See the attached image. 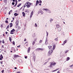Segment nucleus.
Segmentation results:
<instances>
[{
    "label": "nucleus",
    "instance_id": "nucleus-34",
    "mask_svg": "<svg viewBox=\"0 0 73 73\" xmlns=\"http://www.w3.org/2000/svg\"><path fill=\"white\" fill-rule=\"evenodd\" d=\"M40 13H41V15H43V13H44V12H43V11H41Z\"/></svg>",
    "mask_w": 73,
    "mask_h": 73
},
{
    "label": "nucleus",
    "instance_id": "nucleus-39",
    "mask_svg": "<svg viewBox=\"0 0 73 73\" xmlns=\"http://www.w3.org/2000/svg\"><path fill=\"white\" fill-rule=\"evenodd\" d=\"M13 45H15V41H13Z\"/></svg>",
    "mask_w": 73,
    "mask_h": 73
},
{
    "label": "nucleus",
    "instance_id": "nucleus-4",
    "mask_svg": "<svg viewBox=\"0 0 73 73\" xmlns=\"http://www.w3.org/2000/svg\"><path fill=\"white\" fill-rule=\"evenodd\" d=\"M15 29H13V30H11V31L10 34H14V33H13V32H15Z\"/></svg>",
    "mask_w": 73,
    "mask_h": 73
},
{
    "label": "nucleus",
    "instance_id": "nucleus-11",
    "mask_svg": "<svg viewBox=\"0 0 73 73\" xmlns=\"http://www.w3.org/2000/svg\"><path fill=\"white\" fill-rule=\"evenodd\" d=\"M22 14L23 17H25V13L24 12H22Z\"/></svg>",
    "mask_w": 73,
    "mask_h": 73
},
{
    "label": "nucleus",
    "instance_id": "nucleus-13",
    "mask_svg": "<svg viewBox=\"0 0 73 73\" xmlns=\"http://www.w3.org/2000/svg\"><path fill=\"white\" fill-rule=\"evenodd\" d=\"M37 50H43V49L41 48H37Z\"/></svg>",
    "mask_w": 73,
    "mask_h": 73
},
{
    "label": "nucleus",
    "instance_id": "nucleus-64",
    "mask_svg": "<svg viewBox=\"0 0 73 73\" xmlns=\"http://www.w3.org/2000/svg\"><path fill=\"white\" fill-rule=\"evenodd\" d=\"M14 69H17V67H15Z\"/></svg>",
    "mask_w": 73,
    "mask_h": 73
},
{
    "label": "nucleus",
    "instance_id": "nucleus-42",
    "mask_svg": "<svg viewBox=\"0 0 73 73\" xmlns=\"http://www.w3.org/2000/svg\"><path fill=\"white\" fill-rule=\"evenodd\" d=\"M26 4H29V2H27L26 3Z\"/></svg>",
    "mask_w": 73,
    "mask_h": 73
},
{
    "label": "nucleus",
    "instance_id": "nucleus-56",
    "mask_svg": "<svg viewBox=\"0 0 73 73\" xmlns=\"http://www.w3.org/2000/svg\"><path fill=\"white\" fill-rule=\"evenodd\" d=\"M72 66H73V64L70 66V67H72Z\"/></svg>",
    "mask_w": 73,
    "mask_h": 73
},
{
    "label": "nucleus",
    "instance_id": "nucleus-60",
    "mask_svg": "<svg viewBox=\"0 0 73 73\" xmlns=\"http://www.w3.org/2000/svg\"><path fill=\"white\" fill-rule=\"evenodd\" d=\"M50 59H51V58H48V60H50Z\"/></svg>",
    "mask_w": 73,
    "mask_h": 73
},
{
    "label": "nucleus",
    "instance_id": "nucleus-33",
    "mask_svg": "<svg viewBox=\"0 0 73 73\" xmlns=\"http://www.w3.org/2000/svg\"><path fill=\"white\" fill-rule=\"evenodd\" d=\"M12 10H11L9 13V15H10V14H11V13L12 12Z\"/></svg>",
    "mask_w": 73,
    "mask_h": 73
},
{
    "label": "nucleus",
    "instance_id": "nucleus-9",
    "mask_svg": "<svg viewBox=\"0 0 73 73\" xmlns=\"http://www.w3.org/2000/svg\"><path fill=\"white\" fill-rule=\"evenodd\" d=\"M3 55H2V54H1L0 56V60H2V59H3Z\"/></svg>",
    "mask_w": 73,
    "mask_h": 73
},
{
    "label": "nucleus",
    "instance_id": "nucleus-57",
    "mask_svg": "<svg viewBox=\"0 0 73 73\" xmlns=\"http://www.w3.org/2000/svg\"><path fill=\"white\" fill-rule=\"evenodd\" d=\"M24 41H27V39L26 38L25 39Z\"/></svg>",
    "mask_w": 73,
    "mask_h": 73
},
{
    "label": "nucleus",
    "instance_id": "nucleus-1",
    "mask_svg": "<svg viewBox=\"0 0 73 73\" xmlns=\"http://www.w3.org/2000/svg\"><path fill=\"white\" fill-rule=\"evenodd\" d=\"M53 50H50L49 52H48V56H49L51 55V54H52V53H53Z\"/></svg>",
    "mask_w": 73,
    "mask_h": 73
},
{
    "label": "nucleus",
    "instance_id": "nucleus-48",
    "mask_svg": "<svg viewBox=\"0 0 73 73\" xmlns=\"http://www.w3.org/2000/svg\"><path fill=\"white\" fill-rule=\"evenodd\" d=\"M5 22L6 23H8V22L7 21H5Z\"/></svg>",
    "mask_w": 73,
    "mask_h": 73
},
{
    "label": "nucleus",
    "instance_id": "nucleus-10",
    "mask_svg": "<svg viewBox=\"0 0 73 73\" xmlns=\"http://www.w3.org/2000/svg\"><path fill=\"white\" fill-rule=\"evenodd\" d=\"M17 57H19V56L17 55H14V58H17Z\"/></svg>",
    "mask_w": 73,
    "mask_h": 73
},
{
    "label": "nucleus",
    "instance_id": "nucleus-26",
    "mask_svg": "<svg viewBox=\"0 0 73 73\" xmlns=\"http://www.w3.org/2000/svg\"><path fill=\"white\" fill-rule=\"evenodd\" d=\"M50 23H52V21H53V19H52V18H50Z\"/></svg>",
    "mask_w": 73,
    "mask_h": 73
},
{
    "label": "nucleus",
    "instance_id": "nucleus-25",
    "mask_svg": "<svg viewBox=\"0 0 73 73\" xmlns=\"http://www.w3.org/2000/svg\"><path fill=\"white\" fill-rule=\"evenodd\" d=\"M9 40L10 42L12 41V39H11V37H9Z\"/></svg>",
    "mask_w": 73,
    "mask_h": 73
},
{
    "label": "nucleus",
    "instance_id": "nucleus-7",
    "mask_svg": "<svg viewBox=\"0 0 73 73\" xmlns=\"http://www.w3.org/2000/svg\"><path fill=\"white\" fill-rule=\"evenodd\" d=\"M33 11H32V12L31 13V14L30 15V17L31 18L32 17V16H33Z\"/></svg>",
    "mask_w": 73,
    "mask_h": 73
},
{
    "label": "nucleus",
    "instance_id": "nucleus-59",
    "mask_svg": "<svg viewBox=\"0 0 73 73\" xmlns=\"http://www.w3.org/2000/svg\"><path fill=\"white\" fill-rule=\"evenodd\" d=\"M2 43H3V44H4V43H5V42H4V41H3V42H2Z\"/></svg>",
    "mask_w": 73,
    "mask_h": 73
},
{
    "label": "nucleus",
    "instance_id": "nucleus-14",
    "mask_svg": "<svg viewBox=\"0 0 73 73\" xmlns=\"http://www.w3.org/2000/svg\"><path fill=\"white\" fill-rule=\"evenodd\" d=\"M39 3V1H38L37 0L36 1V6H37V5Z\"/></svg>",
    "mask_w": 73,
    "mask_h": 73
},
{
    "label": "nucleus",
    "instance_id": "nucleus-61",
    "mask_svg": "<svg viewBox=\"0 0 73 73\" xmlns=\"http://www.w3.org/2000/svg\"><path fill=\"white\" fill-rule=\"evenodd\" d=\"M1 62V64H3V62Z\"/></svg>",
    "mask_w": 73,
    "mask_h": 73
},
{
    "label": "nucleus",
    "instance_id": "nucleus-29",
    "mask_svg": "<svg viewBox=\"0 0 73 73\" xmlns=\"http://www.w3.org/2000/svg\"><path fill=\"white\" fill-rule=\"evenodd\" d=\"M35 41H33V43H32V44L33 45H35Z\"/></svg>",
    "mask_w": 73,
    "mask_h": 73
},
{
    "label": "nucleus",
    "instance_id": "nucleus-44",
    "mask_svg": "<svg viewBox=\"0 0 73 73\" xmlns=\"http://www.w3.org/2000/svg\"><path fill=\"white\" fill-rule=\"evenodd\" d=\"M12 4L13 5L15 4V2L12 3Z\"/></svg>",
    "mask_w": 73,
    "mask_h": 73
},
{
    "label": "nucleus",
    "instance_id": "nucleus-50",
    "mask_svg": "<svg viewBox=\"0 0 73 73\" xmlns=\"http://www.w3.org/2000/svg\"><path fill=\"white\" fill-rule=\"evenodd\" d=\"M47 41H48V40H47V39H46L45 44H46V42H47Z\"/></svg>",
    "mask_w": 73,
    "mask_h": 73
},
{
    "label": "nucleus",
    "instance_id": "nucleus-55",
    "mask_svg": "<svg viewBox=\"0 0 73 73\" xmlns=\"http://www.w3.org/2000/svg\"><path fill=\"white\" fill-rule=\"evenodd\" d=\"M1 42H2V41L0 40V44H1Z\"/></svg>",
    "mask_w": 73,
    "mask_h": 73
},
{
    "label": "nucleus",
    "instance_id": "nucleus-12",
    "mask_svg": "<svg viewBox=\"0 0 73 73\" xmlns=\"http://www.w3.org/2000/svg\"><path fill=\"white\" fill-rule=\"evenodd\" d=\"M55 48H56V44H54L53 45V49L54 50Z\"/></svg>",
    "mask_w": 73,
    "mask_h": 73
},
{
    "label": "nucleus",
    "instance_id": "nucleus-58",
    "mask_svg": "<svg viewBox=\"0 0 73 73\" xmlns=\"http://www.w3.org/2000/svg\"><path fill=\"white\" fill-rule=\"evenodd\" d=\"M29 4L30 5H32V3H30Z\"/></svg>",
    "mask_w": 73,
    "mask_h": 73
},
{
    "label": "nucleus",
    "instance_id": "nucleus-54",
    "mask_svg": "<svg viewBox=\"0 0 73 73\" xmlns=\"http://www.w3.org/2000/svg\"><path fill=\"white\" fill-rule=\"evenodd\" d=\"M4 70H3L1 71L2 73H4Z\"/></svg>",
    "mask_w": 73,
    "mask_h": 73
},
{
    "label": "nucleus",
    "instance_id": "nucleus-47",
    "mask_svg": "<svg viewBox=\"0 0 73 73\" xmlns=\"http://www.w3.org/2000/svg\"><path fill=\"white\" fill-rule=\"evenodd\" d=\"M15 1L16 2L15 3H17V0H15Z\"/></svg>",
    "mask_w": 73,
    "mask_h": 73
},
{
    "label": "nucleus",
    "instance_id": "nucleus-41",
    "mask_svg": "<svg viewBox=\"0 0 73 73\" xmlns=\"http://www.w3.org/2000/svg\"><path fill=\"white\" fill-rule=\"evenodd\" d=\"M17 3H15V5L14 6V7H16V6L17 5Z\"/></svg>",
    "mask_w": 73,
    "mask_h": 73
},
{
    "label": "nucleus",
    "instance_id": "nucleus-30",
    "mask_svg": "<svg viewBox=\"0 0 73 73\" xmlns=\"http://www.w3.org/2000/svg\"><path fill=\"white\" fill-rule=\"evenodd\" d=\"M26 6H27V4L26 3L25 4V5L24 6V8L25 7H26Z\"/></svg>",
    "mask_w": 73,
    "mask_h": 73
},
{
    "label": "nucleus",
    "instance_id": "nucleus-49",
    "mask_svg": "<svg viewBox=\"0 0 73 73\" xmlns=\"http://www.w3.org/2000/svg\"><path fill=\"white\" fill-rule=\"evenodd\" d=\"M47 62H48L44 63V65H46V63H47Z\"/></svg>",
    "mask_w": 73,
    "mask_h": 73
},
{
    "label": "nucleus",
    "instance_id": "nucleus-46",
    "mask_svg": "<svg viewBox=\"0 0 73 73\" xmlns=\"http://www.w3.org/2000/svg\"><path fill=\"white\" fill-rule=\"evenodd\" d=\"M25 12H27V9H26L25 10Z\"/></svg>",
    "mask_w": 73,
    "mask_h": 73
},
{
    "label": "nucleus",
    "instance_id": "nucleus-37",
    "mask_svg": "<svg viewBox=\"0 0 73 73\" xmlns=\"http://www.w3.org/2000/svg\"><path fill=\"white\" fill-rule=\"evenodd\" d=\"M39 3H42V1L41 0H39Z\"/></svg>",
    "mask_w": 73,
    "mask_h": 73
},
{
    "label": "nucleus",
    "instance_id": "nucleus-6",
    "mask_svg": "<svg viewBox=\"0 0 73 73\" xmlns=\"http://www.w3.org/2000/svg\"><path fill=\"white\" fill-rule=\"evenodd\" d=\"M33 61H35V60H36V56H35V54H33Z\"/></svg>",
    "mask_w": 73,
    "mask_h": 73
},
{
    "label": "nucleus",
    "instance_id": "nucleus-21",
    "mask_svg": "<svg viewBox=\"0 0 73 73\" xmlns=\"http://www.w3.org/2000/svg\"><path fill=\"white\" fill-rule=\"evenodd\" d=\"M31 49V48H30V47H29L28 49V53H29L30 52V50Z\"/></svg>",
    "mask_w": 73,
    "mask_h": 73
},
{
    "label": "nucleus",
    "instance_id": "nucleus-20",
    "mask_svg": "<svg viewBox=\"0 0 73 73\" xmlns=\"http://www.w3.org/2000/svg\"><path fill=\"white\" fill-rule=\"evenodd\" d=\"M14 15L15 16H18V15H19V14H17L16 13H15L14 14Z\"/></svg>",
    "mask_w": 73,
    "mask_h": 73
},
{
    "label": "nucleus",
    "instance_id": "nucleus-31",
    "mask_svg": "<svg viewBox=\"0 0 73 73\" xmlns=\"http://www.w3.org/2000/svg\"><path fill=\"white\" fill-rule=\"evenodd\" d=\"M42 40H40L39 41V43H42Z\"/></svg>",
    "mask_w": 73,
    "mask_h": 73
},
{
    "label": "nucleus",
    "instance_id": "nucleus-35",
    "mask_svg": "<svg viewBox=\"0 0 73 73\" xmlns=\"http://www.w3.org/2000/svg\"><path fill=\"white\" fill-rule=\"evenodd\" d=\"M48 11V13H51V11H50L49 10V9H48V11Z\"/></svg>",
    "mask_w": 73,
    "mask_h": 73
},
{
    "label": "nucleus",
    "instance_id": "nucleus-63",
    "mask_svg": "<svg viewBox=\"0 0 73 73\" xmlns=\"http://www.w3.org/2000/svg\"><path fill=\"white\" fill-rule=\"evenodd\" d=\"M57 73H60V71L59 70L57 72Z\"/></svg>",
    "mask_w": 73,
    "mask_h": 73
},
{
    "label": "nucleus",
    "instance_id": "nucleus-40",
    "mask_svg": "<svg viewBox=\"0 0 73 73\" xmlns=\"http://www.w3.org/2000/svg\"><path fill=\"white\" fill-rule=\"evenodd\" d=\"M35 27H37V24L35 23Z\"/></svg>",
    "mask_w": 73,
    "mask_h": 73
},
{
    "label": "nucleus",
    "instance_id": "nucleus-28",
    "mask_svg": "<svg viewBox=\"0 0 73 73\" xmlns=\"http://www.w3.org/2000/svg\"><path fill=\"white\" fill-rule=\"evenodd\" d=\"M54 40L56 41H58V38H55L54 39Z\"/></svg>",
    "mask_w": 73,
    "mask_h": 73
},
{
    "label": "nucleus",
    "instance_id": "nucleus-19",
    "mask_svg": "<svg viewBox=\"0 0 73 73\" xmlns=\"http://www.w3.org/2000/svg\"><path fill=\"white\" fill-rule=\"evenodd\" d=\"M48 48L49 49H52V46H48Z\"/></svg>",
    "mask_w": 73,
    "mask_h": 73
},
{
    "label": "nucleus",
    "instance_id": "nucleus-24",
    "mask_svg": "<svg viewBox=\"0 0 73 73\" xmlns=\"http://www.w3.org/2000/svg\"><path fill=\"white\" fill-rule=\"evenodd\" d=\"M58 69H59L58 68L57 69H56V70H54L53 71H52L51 72H56V71H57V70H58Z\"/></svg>",
    "mask_w": 73,
    "mask_h": 73
},
{
    "label": "nucleus",
    "instance_id": "nucleus-2",
    "mask_svg": "<svg viewBox=\"0 0 73 73\" xmlns=\"http://www.w3.org/2000/svg\"><path fill=\"white\" fill-rule=\"evenodd\" d=\"M50 63V67H52V66H53L54 65H55L56 64V63H53V62H51Z\"/></svg>",
    "mask_w": 73,
    "mask_h": 73
},
{
    "label": "nucleus",
    "instance_id": "nucleus-53",
    "mask_svg": "<svg viewBox=\"0 0 73 73\" xmlns=\"http://www.w3.org/2000/svg\"><path fill=\"white\" fill-rule=\"evenodd\" d=\"M20 45H19V46H17V47H18V48H20Z\"/></svg>",
    "mask_w": 73,
    "mask_h": 73
},
{
    "label": "nucleus",
    "instance_id": "nucleus-23",
    "mask_svg": "<svg viewBox=\"0 0 73 73\" xmlns=\"http://www.w3.org/2000/svg\"><path fill=\"white\" fill-rule=\"evenodd\" d=\"M31 7V5L29 4H27V7L28 8H29Z\"/></svg>",
    "mask_w": 73,
    "mask_h": 73
},
{
    "label": "nucleus",
    "instance_id": "nucleus-18",
    "mask_svg": "<svg viewBox=\"0 0 73 73\" xmlns=\"http://www.w3.org/2000/svg\"><path fill=\"white\" fill-rule=\"evenodd\" d=\"M10 28H11V27H12L13 25V24H12V23H11L10 24Z\"/></svg>",
    "mask_w": 73,
    "mask_h": 73
},
{
    "label": "nucleus",
    "instance_id": "nucleus-36",
    "mask_svg": "<svg viewBox=\"0 0 73 73\" xmlns=\"http://www.w3.org/2000/svg\"><path fill=\"white\" fill-rule=\"evenodd\" d=\"M7 0H4V2L5 3H7Z\"/></svg>",
    "mask_w": 73,
    "mask_h": 73
},
{
    "label": "nucleus",
    "instance_id": "nucleus-32",
    "mask_svg": "<svg viewBox=\"0 0 73 73\" xmlns=\"http://www.w3.org/2000/svg\"><path fill=\"white\" fill-rule=\"evenodd\" d=\"M67 60L68 61L69 60H70V58L68 57L67 58Z\"/></svg>",
    "mask_w": 73,
    "mask_h": 73
},
{
    "label": "nucleus",
    "instance_id": "nucleus-17",
    "mask_svg": "<svg viewBox=\"0 0 73 73\" xmlns=\"http://www.w3.org/2000/svg\"><path fill=\"white\" fill-rule=\"evenodd\" d=\"M67 42V41L66 40H65L64 42L62 44V45H65V43H66Z\"/></svg>",
    "mask_w": 73,
    "mask_h": 73
},
{
    "label": "nucleus",
    "instance_id": "nucleus-15",
    "mask_svg": "<svg viewBox=\"0 0 73 73\" xmlns=\"http://www.w3.org/2000/svg\"><path fill=\"white\" fill-rule=\"evenodd\" d=\"M43 11H49V9H45V8H43Z\"/></svg>",
    "mask_w": 73,
    "mask_h": 73
},
{
    "label": "nucleus",
    "instance_id": "nucleus-52",
    "mask_svg": "<svg viewBox=\"0 0 73 73\" xmlns=\"http://www.w3.org/2000/svg\"><path fill=\"white\" fill-rule=\"evenodd\" d=\"M1 27L2 28H3V25H1Z\"/></svg>",
    "mask_w": 73,
    "mask_h": 73
},
{
    "label": "nucleus",
    "instance_id": "nucleus-38",
    "mask_svg": "<svg viewBox=\"0 0 73 73\" xmlns=\"http://www.w3.org/2000/svg\"><path fill=\"white\" fill-rule=\"evenodd\" d=\"M9 26L8 25L7 26V28H6V29H8V28H9Z\"/></svg>",
    "mask_w": 73,
    "mask_h": 73
},
{
    "label": "nucleus",
    "instance_id": "nucleus-43",
    "mask_svg": "<svg viewBox=\"0 0 73 73\" xmlns=\"http://www.w3.org/2000/svg\"><path fill=\"white\" fill-rule=\"evenodd\" d=\"M68 50H66L65 51V53H67V52H68Z\"/></svg>",
    "mask_w": 73,
    "mask_h": 73
},
{
    "label": "nucleus",
    "instance_id": "nucleus-3",
    "mask_svg": "<svg viewBox=\"0 0 73 73\" xmlns=\"http://www.w3.org/2000/svg\"><path fill=\"white\" fill-rule=\"evenodd\" d=\"M11 50H12L13 53H15V52H16V50H15V48L14 47H11Z\"/></svg>",
    "mask_w": 73,
    "mask_h": 73
},
{
    "label": "nucleus",
    "instance_id": "nucleus-51",
    "mask_svg": "<svg viewBox=\"0 0 73 73\" xmlns=\"http://www.w3.org/2000/svg\"><path fill=\"white\" fill-rule=\"evenodd\" d=\"M36 40H37V39H35L34 40V41H35V42L36 41Z\"/></svg>",
    "mask_w": 73,
    "mask_h": 73
},
{
    "label": "nucleus",
    "instance_id": "nucleus-62",
    "mask_svg": "<svg viewBox=\"0 0 73 73\" xmlns=\"http://www.w3.org/2000/svg\"><path fill=\"white\" fill-rule=\"evenodd\" d=\"M5 33H6V35H7V34H8V32H5Z\"/></svg>",
    "mask_w": 73,
    "mask_h": 73
},
{
    "label": "nucleus",
    "instance_id": "nucleus-16",
    "mask_svg": "<svg viewBox=\"0 0 73 73\" xmlns=\"http://www.w3.org/2000/svg\"><path fill=\"white\" fill-rule=\"evenodd\" d=\"M41 12V9H39V11H38V14H39V13H40Z\"/></svg>",
    "mask_w": 73,
    "mask_h": 73
},
{
    "label": "nucleus",
    "instance_id": "nucleus-5",
    "mask_svg": "<svg viewBox=\"0 0 73 73\" xmlns=\"http://www.w3.org/2000/svg\"><path fill=\"white\" fill-rule=\"evenodd\" d=\"M19 23V20H17L16 22V27H18V24Z\"/></svg>",
    "mask_w": 73,
    "mask_h": 73
},
{
    "label": "nucleus",
    "instance_id": "nucleus-22",
    "mask_svg": "<svg viewBox=\"0 0 73 73\" xmlns=\"http://www.w3.org/2000/svg\"><path fill=\"white\" fill-rule=\"evenodd\" d=\"M56 27L57 29L59 28V27H60V25L58 24L57 25H56Z\"/></svg>",
    "mask_w": 73,
    "mask_h": 73
},
{
    "label": "nucleus",
    "instance_id": "nucleus-45",
    "mask_svg": "<svg viewBox=\"0 0 73 73\" xmlns=\"http://www.w3.org/2000/svg\"><path fill=\"white\" fill-rule=\"evenodd\" d=\"M47 36H48V32H46Z\"/></svg>",
    "mask_w": 73,
    "mask_h": 73
},
{
    "label": "nucleus",
    "instance_id": "nucleus-8",
    "mask_svg": "<svg viewBox=\"0 0 73 73\" xmlns=\"http://www.w3.org/2000/svg\"><path fill=\"white\" fill-rule=\"evenodd\" d=\"M62 29V28H61V27H59V28H58V31L59 32H60V31H61V29Z\"/></svg>",
    "mask_w": 73,
    "mask_h": 73
},
{
    "label": "nucleus",
    "instance_id": "nucleus-27",
    "mask_svg": "<svg viewBox=\"0 0 73 73\" xmlns=\"http://www.w3.org/2000/svg\"><path fill=\"white\" fill-rule=\"evenodd\" d=\"M21 5V3H20L17 6V7H19Z\"/></svg>",
    "mask_w": 73,
    "mask_h": 73
}]
</instances>
